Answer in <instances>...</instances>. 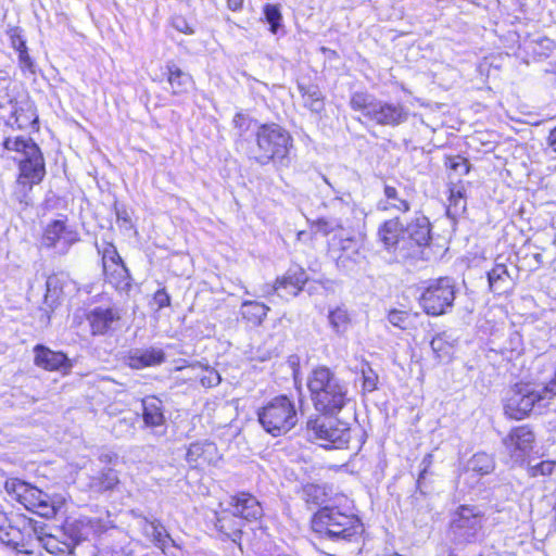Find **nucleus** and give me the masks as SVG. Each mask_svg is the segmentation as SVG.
Returning <instances> with one entry per match:
<instances>
[{"instance_id":"obj_7","label":"nucleus","mask_w":556,"mask_h":556,"mask_svg":"<svg viewBox=\"0 0 556 556\" xmlns=\"http://www.w3.org/2000/svg\"><path fill=\"white\" fill-rule=\"evenodd\" d=\"M4 489L12 500L21 503L27 510L45 518L54 517L62 504L38 488L16 478L8 479Z\"/></svg>"},{"instance_id":"obj_39","label":"nucleus","mask_w":556,"mask_h":556,"mask_svg":"<svg viewBox=\"0 0 556 556\" xmlns=\"http://www.w3.org/2000/svg\"><path fill=\"white\" fill-rule=\"evenodd\" d=\"M329 323L336 332H344L350 323L346 309L337 307L329 313Z\"/></svg>"},{"instance_id":"obj_18","label":"nucleus","mask_w":556,"mask_h":556,"mask_svg":"<svg viewBox=\"0 0 556 556\" xmlns=\"http://www.w3.org/2000/svg\"><path fill=\"white\" fill-rule=\"evenodd\" d=\"M34 364L48 371L68 372L73 364L63 352L53 351L42 344L34 348Z\"/></svg>"},{"instance_id":"obj_24","label":"nucleus","mask_w":556,"mask_h":556,"mask_svg":"<svg viewBox=\"0 0 556 556\" xmlns=\"http://www.w3.org/2000/svg\"><path fill=\"white\" fill-rule=\"evenodd\" d=\"M217 455L216 445L213 442H195L190 444L186 459L192 466L212 464Z\"/></svg>"},{"instance_id":"obj_14","label":"nucleus","mask_w":556,"mask_h":556,"mask_svg":"<svg viewBox=\"0 0 556 556\" xmlns=\"http://www.w3.org/2000/svg\"><path fill=\"white\" fill-rule=\"evenodd\" d=\"M379 241L389 252L407 254V239L405 230L397 217L386 220L378 230Z\"/></svg>"},{"instance_id":"obj_32","label":"nucleus","mask_w":556,"mask_h":556,"mask_svg":"<svg viewBox=\"0 0 556 556\" xmlns=\"http://www.w3.org/2000/svg\"><path fill=\"white\" fill-rule=\"evenodd\" d=\"M268 312L269 307L257 301H243L240 307L242 317L255 326H260L263 323Z\"/></svg>"},{"instance_id":"obj_48","label":"nucleus","mask_w":556,"mask_h":556,"mask_svg":"<svg viewBox=\"0 0 556 556\" xmlns=\"http://www.w3.org/2000/svg\"><path fill=\"white\" fill-rule=\"evenodd\" d=\"M9 36H10L11 47L16 52H20L21 50L27 49L26 41L21 36L18 28H12L9 31Z\"/></svg>"},{"instance_id":"obj_49","label":"nucleus","mask_w":556,"mask_h":556,"mask_svg":"<svg viewBox=\"0 0 556 556\" xmlns=\"http://www.w3.org/2000/svg\"><path fill=\"white\" fill-rule=\"evenodd\" d=\"M18 53V64L22 71H28L30 73H35V63L30 55L28 54V50H21Z\"/></svg>"},{"instance_id":"obj_28","label":"nucleus","mask_w":556,"mask_h":556,"mask_svg":"<svg viewBox=\"0 0 556 556\" xmlns=\"http://www.w3.org/2000/svg\"><path fill=\"white\" fill-rule=\"evenodd\" d=\"M383 193L384 198L377 204L379 211L393 210L399 213H406L409 211L410 206L408 201L400 194L396 188L386 185Z\"/></svg>"},{"instance_id":"obj_6","label":"nucleus","mask_w":556,"mask_h":556,"mask_svg":"<svg viewBox=\"0 0 556 556\" xmlns=\"http://www.w3.org/2000/svg\"><path fill=\"white\" fill-rule=\"evenodd\" d=\"M483 511L476 505H459L451 513L448 535L456 545L476 543L482 536Z\"/></svg>"},{"instance_id":"obj_33","label":"nucleus","mask_w":556,"mask_h":556,"mask_svg":"<svg viewBox=\"0 0 556 556\" xmlns=\"http://www.w3.org/2000/svg\"><path fill=\"white\" fill-rule=\"evenodd\" d=\"M488 280L491 291L503 293L508 288L511 278L505 264L495 263L494 267L488 273Z\"/></svg>"},{"instance_id":"obj_53","label":"nucleus","mask_w":556,"mask_h":556,"mask_svg":"<svg viewBox=\"0 0 556 556\" xmlns=\"http://www.w3.org/2000/svg\"><path fill=\"white\" fill-rule=\"evenodd\" d=\"M116 218L117 222H122L126 228H131V222L129 215L125 208L116 207Z\"/></svg>"},{"instance_id":"obj_45","label":"nucleus","mask_w":556,"mask_h":556,"mask_svg":"<svg viewBox=\"0 0 556 556\" xmlns=\"http://www.w3.org/2000/svg\"><path fill=\"white\" fill-rule=\"evenodd\" d=\"M96 248L101 258L122 260L116 247L112 242L103 241L101 244L96 243Z\"/></svg>"},{"instance_id":"obj_36","label":"nucleus","mask_w":556,"mask_h":556,"mask_svg":"<svg viewBox=\"0 0 556 556\" xmlns=\"http://www.w3.org/2000/svg\"><path fill=\"white\" fill-rule=\"evenodd\" d=\"M435 356L441 361H447L453 353V342L445 332L435 336L430 342Z\"/></svg>"},{"instance_id":"obj_34","label":"nucleus","mask_w":556,"mask_h":556,"mask_svg":"<svg viewBox=\"0 0 556 556\" xmlns=\"http://www.w3.org/2000/svg\"><path fill=\"white\" fill-rule=\"evenodd\" d=\"M242 526L243 521L232 513L231 515H223L217 518L216 522L217 529L235 543L241 538Z\"/></svg>"},{"instance_id":"obj_29","label":"nucleus","mask_w":556,"mask_h":556,"mask_svg":"<svg viewBox=\"0 0 556 556\" xmlns=\"http://www.w3.org/2000/svg\"><path fill=\"white\" fill-rule=\"evenodd\" d=\"M142 416L148 427H159L164 424L163 405L161 400L149 396L142 400Z\"/></svg>"},{"instance_id":"obj_51","label":"nucleus","mask_w":556,"mask_h":556,"mask_svg":"<svg viewBox=\"0 0 556 556\" xmlns=\"http://www.w3.org/2000/svg\"><path fill=\"white\" fill-rule=\"evenodd\" d=\"M153 301L159 309L169 306L170 304V298L165 290H157L153 296Z\"/></svg>"},{"instance_id":"obj_15","label":"nucleus","mask_w":556,"mask_h":556,"mask_svg":"<svg viewBox=\"0 0 556 556\" xmlns=\"http://www.w3.org/2000/svg\"><path fill=\"white\" fill-rule=\"evenodd\" d=\"M86 318L93 336H104L118 328L121 312L116 307L98 306L89 311Z\"/></svg>"},{"instance_id":"obj_58","label":"nucleus","mask_w":556,"mask_h":556,"mask_svg":"<svg viewBox=\"0 0 556 556\" xmlns=\"http://www.w3.org/2000/svg\"><path fill=\"white\" fill-rule=\"evenodd\" d=\"M114 457L115 456H113L111 454H101L100 455V462H102V463H111Z\"/></svg>"},{"instance_id":"obj_22","label":"nucleus","mask_w":556,"mask_h":556,"mask_svg":"<svg viewBox=\"0 0 556 556\" xmlns=\"http://www.w3.org/2000/svg\"><path fill=\"white\" fill-rule=\"evenodd\" d=\"M229 505L231 513L242 521L256 520L262 516L263 509L260 502L250 493H238L231 497Z\"/></svg>"},{"instance_id":"obj_1","label":"nucleus","mask_w":556,"mask_h":556,"mask_svg":"<svg viewBox=\"0 0 556 556\" xmlns=\"http://www.w3.org/2000/svg\"><path fill=\"white\" fill-rule=\"evenodd\" d=\"M341 216L320 217L312 223V229L323 236L334 233L329 241V250L334 255L338 267L350 270L363 258L362 239L352 233L349 218L352 212L348 204L339 202Z\"/></svg>"},{"instance_id":"obj_38","label":"nucleus","mask_w":556,"mask_h":556,"mask_svg":"<svg viewBox=\"0 0 556 556\" xmlns=\"http://www.w3.org/2000/svg\"><path fill=\"white\" fill-rule=\"evenodd\" d=\"M495 464L486 453H477L468 462V468L481 476L489 475L494 470Z\"/></svg>"},{"instance_id":"obj_59","label":"nucleus","mask_w":556,"mask_h":556,"mask_svg":"<svg viewBox=\"0 0 556 556\" xmlns=\"http://www.w3.org/2000/svg\"><path fill=\"white\" fill-rule=\"evenodd\" d=\"M102 260V267H108L110 266L111 264H114L115 262H117L118 260L116 258H101Z\"/></svg>"},{"instance_id":"obj_61","label":"nucleus","mask_w":556,"mask_h":556,"mask_svg":"<svg viewBox=\"0 0 556 556\" xmlns=\"http://www.w3.org/2000/svg\"><path fill=\"white\" fill-rule=\"evenodd\" d=\"M448 556H455V555L451 554V555H448Z\"/></svg>"},{"instance_id":"obj_5","label":"nucleus","mask_w":556,"mask_h":556,"mask_svg":"<svg viewBox=\"0 0 556 556\" xmlns=\"http://www.w3.org/2000/svg\"><path fill=\"white\" fill-rule=\"evenodd\" d=\"M3 147L8 151H15L22 154L20 160L18 185L31 189L33 185L39 184L46 174L45 161L39 147L25 137L7 138Z\"/></svg>"},{"instance_id":"obj_27","label":"nucleus","mask_w":556,"mask_h":556,"mask_svg":"<svg viewBox=\"0 0 556 556\" xmlns=\"http://www.w3.org/2000/svg\"><path fill=\"white\" fill-rule=\"evenodd\" d=\"M105 279L117 290L126 291L130 287V275L123 260L103 268Z\"/></svg>"},{"instance_id":"obj_19","label":"nucleus","mask_w":556,"mask_h":556,"mask_svg":"<svg viewBox=\"0 0 556 556\" xmlns=\"http://www.w3.org/2000/svg\"><path fill=\"white\" fill-rule=\"evenodd\" d=\"M143 533L150 538L153 544L162 549L166 556H180V551L175 540L168 534L165 527L157 519L147 520L142 526Z\"/></svg>"},{"instance_id":"obj_20","label":"nucleus","mask_w":556,"mask_h":556,"mask_svg":"<svg viewBox=\"0 0 556 556\" xmlns=\"http://www.w3.org/2000/svg\"><path fill=\"white\" fill-rule=\"evenodd\" d=\"M533 432L526 426L513 429L503 443L515 462L521 460L532 448Z\"/></svg>"},{"instance_id":"obj_35","label":"nucleus","mask_w":556,"mask_h":556,"mask_svg":"<svg viewBox=\"0 0 556 556\" xmlns=\"http://www.w3.org/2000/svg\"><path fill=\"white\" fill-rule=\"evenodd\" d=\"M304 105L307 106L312 112L319 113L324 110V96L317 86H300Z\"/></svg>"},{"instance_id":"obj_46","label":"nucleus","mask_w":556,"mask_h":556,"mask_svg":"<svg viewBox=\"0 0 556 556\" xmlns=\"http://www.w3.org/2000/svg\"><path fill=\"white\" fill-rule=\"evenodd\" d=\"M556 467V463L551 460H543L530 467V473L533 477L547 476L553 472Z\"/></svg>"},{"instance_id":"obj_43","label":"nucleus","mask_w":556,"mask_h":556,"mask_svg":"<svg viewBox=\"0 0 556 556\" xmlns=\"http://www.w3.org/2000/svg\"><path fill=\"white\" fill-rule=\"evenodd\" d=\"M445 166L460 176L466 175L469 172L468 161L460 155L447 157Z\"/></svg>"},{"instance_id":"obj_37","label":"nucleus","mask_w":556,"mask_h":556,"mask_svg":"<svg viewBox=\"0 0 556 556\" xmlns=\"http://www.w3.org/2000/svg\"><path fill=\"white\" fill-rule=\"evenodd\" d=\"M377 99L367 92L357 91L351 96L350 105L354 111H361L366 117H370Z\"/></svg>"},{"instance_id":"obj_16","label":"nucleus","mask_w":556,"mask_h":556,"mask_svg":"<svg viewBox=\"0 0 556 556\" xmlns=\"http://www.w3.org/2000/svg\"><path fill=\"white\" fill-rule=\"evenodd\" d=\"M408 110L401 103L377 100L369 119L381 126L395 127L408 119Z\"/></svg>"},{"instance_id":"obj_2","label":"nucleus","mask_w":556,"mask_h":556,"mask_svg":"<svg viewBox=\"0 0 556 556\" xmlns=\"http://www.w3.org/2000/svg\"><path fill=\"white\" fill-rule=\"evenodd\" d=\"M307 388L315 408L325 415L338 414L350 401L348 383L325 366L309 374Z\"/></svg>"},{"instance_id":"obj_11","label":"nucleus","mask_w":556,"mask_h":556,"mask_svg":"<svg viewBox=\"0 0 556 556\" xmlns=\"http://www.w3.org/2000/svg\"><path fill=\"white\" fill-rule=\"evenodd\" d=\"M311 439L320 441V445L330 448H342L350 441V428L346 424L327 417H317L307 421Z\"/></svg>"},{"instance_id":"obj_12","label":"nucleus","mask_w":556,"mask_h":556,"mask_svg":"<svg viewBox=\"0 0 556 556\" xmlns=\"http://www.w3.org/2000/svg\"><path fill=\"white\" fill-rule=\"evenodd\" d=\"M455 300V285L453 279L442 277L429 283L420 296V304L429 315L444 314Z\"/></svg>"},{"instance_id":"obj_26","label":"nucleus","mask_w":556,"mask_h":556,"mask_svg":"<svg viewBox=\"0 0 556 556\" xmlns=\"http://www.w3.org/2000/svg\"><path fill=\"white\" fill-rule=\"evenodd\" d=\"M167 81L173 94H182L193 87V78L190 74L184 72L174 62H167Z\"/></svg>"},{"instance_id":"obj_47","label":"nucleus","mask_w":556,"mask_h":556,"mask_svg":"<svg viewBox=\"0 0 556 556\" xmlns=\"http://www.w3.org/2000/svg\"><path fill=\"white\" fill-rule=\"evenodd\" d=\"M409 315L401 311H391L388 315V320L395 327L406 329L408 324Z\"/></svg>"},{"instance_id":"obj_52","label":"nucleus","mask_w":556,"mask_h":556,"mask_svg":"<svg viewBox=\"0 0 556 556\" xmlns=\"http://www.w3.org/2000/svg\"><path fill=\"white\" fill-rule=\"evenodd\" d=\"M250 121L241 113H238L233 117V125L236 128L240 130H245L249 128Z\"/></svg>"},{"instance_id":"obj_21","label":"nucleus","mask_w":556,"mask_h":556,"mask_svg":"<svg viewBox=\"0 0 556 556\" xmlns=\"http://www.w3.org/2000/svg\"><path fill=\"white\" fill-rule=\"evenodd\" d=\"M308 277L305 270L301 267H291L281 277L278 278L271 288L279 296H295L303 289Z\"/></svg>"},{"instance_id":"obj_3","label":"nucleus","mask_w":556,"mask_h":556,"mask_svg":"<svg viewBox=\"0 0 556 556\" xmlns=\"http://www.w3.org/2000/svg\"><path fill=\"white\" fill-rule=\"evenodd\" d=\"M254 135L255 141L250 147L249 154L261 165L286 159L292 147V137L277 124L260 125Z\"/></svg>"},{"instance_id":"obj_41","label":"nucleus","mask_w":556,"mask_h":556,"mask_svg":"<svg viewBox=\"0 0 556 556\" xmlns=\"http://www.w3.org/2000/svg\"><path fill=\"white\" fill-rule=\"evenodd\" d=\"M361 372L363 378L364 391H375L377 389L378 383V375L375 372V370L369 366L368 363H365L362 365Z\"/></svg>"},{"instance_id":"obj_54","label":"nucleus","mask_w":556,"mask_h":556,"mask_svg":"<svg viewBox=\"0 0 556 556\" xmlns=\"http://www.w3.org/2000/svg\"><path fill=\"white\" fill-rule=\"evenodd\" d=\"M94 556H125L121 548H103Z\"/></svg>"},{"instance_id":"obj_9","label":"nucleus","mask_w":556,"mask_h":556,"mask_svg":"<svg viewBox=\"0 0 556 556\" xmlns=\"http://www.w3.org/2000/svg\"><path fill=\"white\" fill-rule=\"evenodd\" d=\"M258 421L264 430L273 437L289 432L298 422L293 402L286 395L270 400L257 412Z\"/></svg>"},{"instance_id":"obj_13","label":"nucleus","mask_w":556,"mask_h":556,"mask_svg":"<svg viewBox=\"0 0 556 556\" xmlns=\"http://www.w3.org/2000/svg\"><path fill=\"white\" fill-rule=\"evenodd\" d=\"M78 240L79 236L76 230L67 228L62 220H54L45 230L42 245L54 248L59 253L65 254Z\"/></svg>"},{"instance_id":"obj_42","label":"nucleus","mask_w":556,"mask_h":556,"mask_svg":"<svg viewBox=\"0 0 556 556\" xmlns=\"http://www.w3.org/2000/svg\"><path fill=\"white\" fill-rule=\"evenodd\" d=\"M264 15L267 23L270 25V31L276 34L281 21V13L276 5L266 4L264 8Z\"/></svg>"},{"instance_id":"obj_17","label":"nucleus","mask_w":556,"mask_h":556,"mask_svg":"<svg viewBox=\"0 0 556 556\" xmlns=\"http://www.w3.org/2000/svg\"><path fill=\"white\" fill-rule=\"evenodd\" d=\"M42 527V534L38 533V548L42 546L48 553L54 556H77L75 547L78 540L67 532H62L60 536L50 534Z\"/></svg>"},{"instance_id":"obj_44","label":"nucleus","mask_w":556,"mask_h":556,"mask_svg":"<svg viewBox=\"0 0 556 556\" xmlns=\"http://www.w3.org/2000/svg\"><path fill=\"white\" fill-rule=\"evenodd\" d=\"M200 382L205 388H212L220 382L219 374L212 368H204L199 377Z\"/></svg>"},{"instance_id":"obj_60","label":"nucleus","mask_w":556,"mask_h":556,"mask_svg":"<svg viewBox=\"0 0 556 556\" xmlns=\"http://www.w3.org/2000/svg\"><path fill=\"white\" fill-rule=\"evenodd\" d=\"M8 79V73L3 70H0V84Z\"/></svg>"},{"instance_id":"obj_4","label":"nucleus","mask_w":556,"mask_h":556,"mask_svg":"<svg viewBox=\"0 0 556 556\" xmlns=\"http://www.w3.org/2000/svg\"><path fill=\"white\" fill-rule=\"evenodd\" d=\"M313 530L333 541L352 542L363 532L361 520L354 515L341 513L334 507L319 509L312 519Z\"/></svg>"},{"instance_id":"obj_30","label":"nucleus","mask_w":556,"mask_h":556,"mask_svg":"<svg viewBox=\"0 0 556 556\" xmlns=\"http://www.w3.org/2000/svg\"><path fill=\"white\" fill-rule=\"evenodd\" d=\"M119 483L117 472L111 468L102 470L89 479V490L94 493H102L113 490Z\"/></svg>"},{"instance_id":"obj_50","label":"nucleus","mask_w":556,"mask_h":556,"mask_svg":"<svg viewBox=\"0 0 556 556\" xmlns=\"http://www.w3.org/2000/svg\"><path fill=\"white\" fill-rule=\"evenodd\" d=\"M172 25L175 29L184 34H193L192 27L188 24L185 17L177 15L173 17Z\"/></svg>"},{"instance_id":"obj_23","label":"nucleus","mask_w":556,"mask_h":556,"mask_svg":"<svg viewBox=\"0 0 556 556\" xmlns=\"http://www.w3.org/2000/svg\"><path fill=\"white\" fill-rule=\"evenodd\" d=\"M404 230L407 239V250L412 243H415L417 247H424L430 241V222L424 215L416 216Z\"/></svg>"},{"instance_id":"obj_56","label":"nucleus","mask_w":556,"mask_h":556,"mask_svg":"<svg viewBox=\"0 0 556 556\" xmlns=\"http://www.w3.org/2000/svg\"><path fill=\"white\" fill-rule=\"evenodd\" d=\"M243 0H227V7L231 11H238L242 8Z\"/></svg>"},{"instance_id":"obj_31","label":"nucleus","mask_w":556,"mask_h":556,"mask_svg":"<svg viewBox=\"0 0 556 556\" xmlns=\"http://www.w3.org/2000/svg\"><path fill=\"white\" fill-rule=\"evenodd\" d=\"M467 207L466 188L463 185H453L450 189L447 216L456 219L465 213Z\"/></svg>"},{"instance_id":"obj_10","label":"nucleus","mask_w":556,"mask_h":556,"mask_svg":"<svg viewBox=\"0 0 556 556\" xmlns=\"http://www.w3.org/2000/svg\"><path fill=\"white\" fill-rule=\"evenodd\" d=\"M0 526V541L20 554L33 555L38 549V533L42 527L37 522L16 517Z\"/></svg>"},{"instance_id":"obj_57","label":"nucleus","mask_w":556,"mask_h":556,"mask_svg":"<svg viewBox=\"0 0 556 556\" xmlns=\"http://www.w3.org/2000/svg\"><path fill=\"white\" fill-rule=\"evenodd\" d=\"M548 143L551 148L556 152V127L549 131Z\"/></svg>"},{"instance_id":"obj_25","label":"nucleus","mask_w":556,"mask_h":556,"mask_svg":"<svg viewBox=\"0 0 556 556\" xmlns=\"http://www.w3.org/2000/svg\"><path fill=\"white\" fill-rule=\"evenodd\" d=\"M164 361L165 353L157 348L136 350L128 357L129 366L135 369L156 366L162 364Z\"/></svg>"},{"instance_id":"obj_55","label":"nucleus","mask_w":556,"mask_h":556,"mask_svg":"<svg viewBox=\"0 0 556 556\" xmlns=\"http://www.w3.org/2000/svg\"><path fill=\"white\" fill-rule=\"evenodd\" d=\"M55 283H56V279L53 278V277H49L47 279V294H46V302L49 301L50 298L53 296V294H51V291H52V287L55 289Z\"/></svg>"},{"instance_id":"obj_8","label":"nucleus","mask_w":556,"mask_h":556,"mask_svg":"<svg viewBox=\"0 0 556 556\" xmlns=\"http://www.w3.org/2000/svg\"><path fill=\"white\" fill-rule=\"evenodd\" d=\"M552 397L547 388L535 383H516L510 388L504 400L505 414L513 419L520 420L527 417L535 405Z\"/></svg>"},{"instance_id":"obj_40","label":"nucleus","mask_w":556,"mask_h":556,"mask_svg":"<svg viewBox=\"0 0 556 556\" xmlns=\"http://www.w3.org/2000/svg\"><path fill=\"white\" fill-rule=\"evenodd\" d=\"M301 496L307 504L319 505L324 502L325 492L317 484H306L302 489Z\"/></svg>"}]
</instances>
